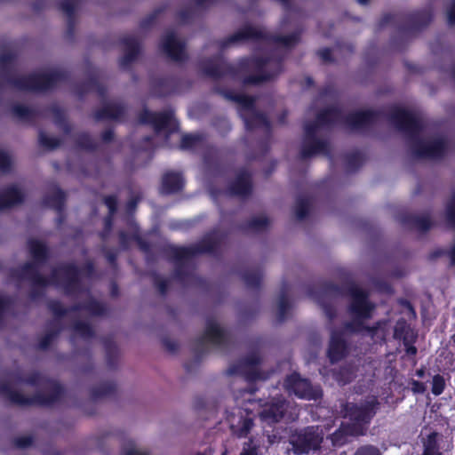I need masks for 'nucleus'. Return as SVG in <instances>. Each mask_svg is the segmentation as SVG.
I'll use <instances>...</instances> for the list:
<instances>
[{
    "label": "nucleus",
    "instance_id": "obj_1",
    "mask_svg": "<svg viewBox=\"0 0 455 455\" xmlns=\"http://www.w3.org/2000/svg\"><path fill=\"white\" fill-rule=\"evenodd\" d=\"M377 399L374 396L369 397L360 405L347 404L346 406L345 421L340 428L331 435L333 445H342L347 442L348 436H358L363 435L367 426L376 412Z\"/></svg>",
    "mask_w": 455,
    "mask_h": 455
},
{
    "label": "nucleus",
    "instance_id": "obj_2",
    "mask_svg": "<svg viewBox=\"0 0 455 455\" xmlns=\"http://www.w3.org/2000/svg\"><path fill=\"white\" fill-rule=\"evenodd\" d=\"M351 296L350 315L353 317V324L348 325L347 329L358 331L362 330L363 322L371 316L373 307L361 289L354 288Z\"/></svg>",
    "mask_w": 455,
    "mask_h": 455
},
{
    "label": "nucleus",
    "instance_id": "obj_3",
    "mask_svg": "<svg viewBox=\"0 0 455 455\" xmlns=\"http://www.w3.org/2000/svg\"><path fill=\"white\" fill-rule=\"evenodd\" d=\"M323 442V433L318 427H310L291 437V443L297 453H309L318 450Z\"/></svg>",
    "mask_w": 455,
    "mask_h": 455
},
{
    "label": "nucleus",
    "instance_id": "obj_4",
    "mask_svg": "<svg viewBox=\"0 0 455 455\" xmlns=\"http://www.w3.org/2000/svg\"><path fill=\"white\" fill-rule=\"evenodd\" d=\"M284 387L289 392H292L298 397L304 399H316L322 395L318 387H311L306 379H301L296 373L287 378Z\"/></svg>",
    "mask_w": 455,
    "mask_h": 455
},
{
    "label": "nucleus",
    "instance_id": "obj_5",
    "mask_svg": "<svg viewBox=\"0 0 455 455\" xmlns=\"http://www.w3.org/2000/svg\"><path fill=\"white\" fill-rule=\"evenodd\" d=\"M142 122L154 125L156 131L160 132L165 128H174L176 121L169 113H151L146 111L142 116Z\"/></svg>",
    "mask_w": 455,
    "mask_h": 455
},
{
    "label": "nucleus",
    "instance_id": "obj_6",
    "mask_svg": "<svg viewBox=\"0 0 455 455\" xmlns=\"http://www.w3.org/2000/svg\"><path fill=\"white\" fill-rule=\"evenodd\" d=\"M161 46L163 51L172 59L180 60L183 58V46L174 34L165 35L162 40Z\"/></svg>",
    "mask_w": 455,
    "mask_h": 455
},
{
    "label": "nucleus",
    "instance_id": "obj_7",
    "mask_svg": "<svg viewBox=\"0 0 455 455\" xmlns=\"http://www.w3.org/2000/svg\"><path fill=\"white\" fill-rule=\"evenodd\" d=\"M443 142L440 140L422 142L417 149V154L424 157L435 158L443 153Z\"/></svg>",
    "mask_w": 455,
    "mask_h": 455
},
{
    "label": "nucleus",
    "instance_id": "obj_8",
    "mask_svg": "<svg viewBox=\"0 0 455 455\" xmlns=\"http://www.w3.org/2000/svg\"><path fill=\"white\" fill-rule=\"evenodd\" d=\"M283 407L284 404L280 402L267 404L259 412L260 419L268 424L277 422L283 415Z\"/></svg>",
    "mask_w": 455,
    "mask_h": 455
},
{
    "label": "nucleus",
    "instance_id": "obj_9",
    "mask_svg": "<svg viewBox=\"0 0 455 455\" xmlns=\"http://www.w3.org/2000/svg\"><path fill=\"white\" fill-rule=\"evenodd\" d=\"M229 420L231 429L237 437L245 436L249 433L252 425L251 419H243L242 415L238 418L234 415Z\"/></svg>",
    "mask_w": 455,
    "mask_h": 455
},
{
    "label": "nucleus",
    "instance_id": "obj_10",
    "mask_svg": "<svg viewBox=\"0 0 455 455\" xmlns=\"http://www.w3.org/2000/svg\"><path fill=\"white\" fill-rule=\"evenodd\" d=\"M345 352L343 339L335 333L331 334L328 356L331 362L339 360Z\"/></svg>",
    "mask_w": 455,
    "mask_h": 455
},
{
    "label": "nucleus",
    "instance_id": "obj_11",
    "mask_svg": "<svg viewBox=\"0 0 455 455\" xmlns=\"http://www.w3.org/2000/svg\"><path fill=\"white\" fill-rule=\"evenodd\" d=\"M183 186V179L178 173H168L163 179L162 191L166 194L180 190Z\"/></svg>",
    "mask_w": 455,
    "mask_h": 455
},
{
    "label": "nucleus",
    "instance_id": "obj_12",
    "mask_svg": "<svg viewBox=\"0 0 455 455\" xmlns=\"http://www.w3.org/2000/svg\"><path fill=\"white\" fill-rule=\"evenodd\" d=\"M21 200V193L16 188H11L0 196V209L12 206Z\"/></svg>",
    "mask_w": 455,
    "mask_h": 455
},
{
    "label": "nucleus",
    "instance_id": "obj_13",
    "mask_svg": "<svg viewBox=\"0 0 455 455\" xmlns=\"http://www.w3.org/2000/svg\"><path fill=\"white\" fill-rule=\"evenodd\" d=\"M395 120L402 129H411L416 124V119L413 114L404 109H398L396 111Z\"/></svg>",
    "mask_w": 455,
    "mask_h": 455
},
{
    "label": "nucleus",
    "instance_id": "obj_14",
    "mask_svg": "<svg viewBox=\"0 0 455 455\" xmlns=\"http://www.w3.org/2000/svg\"><path fill=\"white\" fill-rule=\"evenodd\" d=\"M223 333L216 323H211L207 326L204 339L207 342L220 344L222 340Z\"/></svg>",
    "mask_w": 455,
    "mask_h": 455
},
{
    "label": "nucleus",
    "instance_id": "obj_15",
    "mask_svg": "<svg viewBox=\"0 0 455 455\" xmlns=\"http://www.w3.org/2000/svg\"><path fill=\"white\" fill-rule=\"evenodd\" d=\"M235 100L240 105L241 109L240 115L244 118L246 126L250 127L251 124L247 120L244 111L252 112L253 100L245 95H238L235 97Z\"/></svg>",
    "mask_w": 455,
    "mask_h": 455
},
{
    "label": "nucleus",
    "instance_id": "obj_16",
    "mask_svg": "<svg viewBox=\"0 0 455 455\" xmlns=\"http://www.w3.org/2000/svg\"><path fill=\"white\" fill-rule=\"evenodd\" d=\"M31 84L27 87L30 90H44L50 86V77L46 75H39L30 78Z\"/></svg>",
    "mask_w": 455,
    "mask_h": 455
},
{
    "label": "nucleus",
    "instance_id": "obj_17",
    "mask_svg": "<svg viewBox=\"0 0 455 455\" xmlns=\"http://www.w3.org/2000/svg\"><path fill=\"white\" fill-rule=\"evenodd\" d=\"M259 36V32L251 27H247L242 31L237 32L235 35H234L231 38V42H237L241 39H249V38H254L258 37Z\"/></svg>",
    "mask_w": 455,
    "mask_h": 455
},
{
    "label": "nucleus",
    "instance_id": "obj_18",
    "mask_svg": "<svg viewBox=\"0 0 455 455\" xmlns=\"http://www.w3.org/2000/svg\"><path fill=\"white\" fill-rule=\"evenodd\" d=\"M422 455H442L438 450L435 435H429L427 440L425 442Z\"/></svg>",
    "mask_w": 455,
    "mask_h": 455
},
{
    "label": "nucleus",
    "instance_id": "obj_19",
    "mask_svg": "<svg viewBox=\"0 0 455 455\" xmlns=\"http://www.w3.org/2000/svg\"><path fill=\"white\" fill-rule=\"evenodd\" d=\"M29 250H30L31 254L36 259H41L42 258H44V256L45 254V247L39 241H36V240L30 241L29 242Z\"/></svg>",
    "mask_w": 455,
    "mask_h": 455
},
{
    "label": "nucleus",
    "instance_id": "obj_20",
    "mask_svg": "<svg viewBox=\"0 0 455 455\" xmlns=\"http://www.w3.org/2000/svg\"><path fill=\"white\" fill-rule=\"evenodd\" d=\"M371 114L369 112H359L354 114L350 117V123L353 126L357 127L371 120Z\"/></svg>",
    "mask_w": 455,
    "mask_h": 455
},
{
    "label": "nucleus",
    "instance_id": "obj_21",
    "mask_svg": "<svg viewBox=\"0 0 455 455\" xmlns=\"http://www.w3.org/2000/svg\"><path fill=\"white\" fill-rule=\"evenodd\" d=\"M444 379L440 375H435L432 381V392L434 395H441L444 389Z\"/></svg>",
    "mask_w": 455,
    "mask_h": 455
},
{
    "label": "nucleus",
    "instance_id": "obj_22",
    "mask_svg": "<svg viewBox=\"0 0 455 455\" xmlns=\"http://www.w3.org/2000/svg\"><path fill=\"white\" fill-rule=\"evenodd\" d=\"M200 140L199 136L194 134L184 135L181 138L180 147L184 149L194 147L196 142Z\"/></svg>",
    "mask_w": 455,
    "mask_h": 455
},
{
    "label": "nucleus",
    "instance_id": "obj_23",
    "mask_svg": "<svg viewBox=\"0 0 455 455\" xmlns=\"http://www.w3.org/2000/svg\"><path fill=\"white\" fill-rule=\"evenodd\" d=\"M447 217H448L449 221L453 223L455 226V196L452 198L451 204L448 207ZM451 259H452V261L455 263V245L453 246V248L451 250Z\"/></svg>",
    "mask_w": 455,
    "mask_h": 455
},
{
    "label": "nucleus",
    "instance_id": "obj_24",
    "mask_svg": "<svg viewBox=\"0 0 455 455\" xmlns=\"http://www.w3.org/2000/svg\"><path fill=\"white\" fill-rule=\"evenodd\" d=\"M355 455H380L378 448L374 446H363L360 448Z\"/></svg>",
    "mask_w": 455,
    "mask_h": 455
},
{
    "label": "nucleus",
    "instance_id": "obj_25",
    "mask_svg": "<svg viewBox=\"0 0 455 455\" xmlns=\"http://www.w3.org/2000/svg\"><path fill=\"white\" fill-rule=\"evenodd\" d=\"M10 164V157L7 153L0 152V169L5 171Z\"/></svg>",
    "mask_w": 455,
    "mask_h": 455
},
{
    "label": "nucleus",
    "instance_id": "obj_26",
    "mask_svg": "<svg viewBox=\"0 0 455 455\" xmlns=\"http://www.w3.org/2000/svg\"><path fill=\"white\" fill-rule=\"evenodd\" d=\"M249 189V185H248V182L246 180H241V188H235L234 190V193L237 194V195H243L245 194Z\"/></svg>",
    "mask_w": 455,
    "mask_h": 455
},
{
    "label": "nucleus",
    "instance_id": "obj_27",
    "mask_svg": "<svg viewBox=\"0 0 455 455\" xmlns=\"http://www.w3.org/2000/svg\"><path fill=\"white\" fill-rule=\"evenodd\" d=\"M105 204L108 207L110 213H113L116 210V199L112 196L107 197L105 199Z\"/></svg>",
    "mask_w": 455,
    "mask_h": 455
},
{
    "label": "nucleus",
    "instance_id": "obj_28",
    "mask_svg": "<svg viewBox=\"0 0 455 455\" xmlns=\"http://www.w3.org/2000/svg\"><path fill=\"white\" fill-rule=\"evenodd\" d=\"M448 20L450 23H455V1L452 2L448 10Z\"/></svg>",
    "mask_w": 455,
    "mask_h": 455
},
{
    "label": "nucleus",
    "instance_id": "obj_29",
    "mask_svg": "<svg viewBox=\"0 0 455 455\" xmlns=\"http://www.w3.org/2000/svg\"><path fill=\"white\" fill-rule=\"evenodd\" d=\"M41 142L46 146V147H49V148H54L58 145V142L55 141V140L53 139H48V138H45L44 136L41 137Z\"/></svg>",
    "mask_w": 455,
    "mask_h": 455
},
{
    "label": "nucleus",
    "instance_id": "obj_30",
    "mask_svg": "<svg viewBox=\"0 0 455 455\" xmlns=\"http://www.w3.org/2000/svg\"><path fill=\"white\" fill-rule=\"evenodd\" d=\"M268 66H269L268 64L266 66H262L261 63H259V61H256V60H252L250 63H248V67L254 68L259 71H263L266 68H268Z\"/></svg>",
    "mask_w": 455,
    "mask_h": 455
},
{
    "label": "nucleus",
    "instance_id": "obj_31",
    "mask_svg": "<svg viewBox=\"0 0 455 455\" xmlns=\"http://www.w3.org/2000/svg\"><path fill=\"white\" fill-rule=\"evenodd\" d=\"M125 455H147V453L137 447H132L126 451Z\"/></svg>",
    "mask_w": 455,
    "mask_h": 455
},
{
    "label": "nucleus",
    "instance_id": "obj_32",
    "mask_svg": "<svg viewBox=\"0 0 455 455\" xmlns=\"http://www.w3.org/2000/svg\"><path fill=\"white\" fill-rule=\"evenodd\" d=\"M297 41V36H288V37H285V38H283L282 39V43L286 45V46H290L292 44H294L295 42Z\"/></svg>",
    "mask_w": 455,
    "mask_h": 455
},
{
    "label": "nucleus",
    "instance_id": "obj_33",
    "mask_svg": "<svg viewBox=\"0 0 455 455\" xmlns=\"http://www.w3.org/2000/svg\"><path fill=\"white\" fill-rule=\"evenodd\" d=\"M424 386L422 383L414 381L412 384V390L416 393H421L424 391Z\"/></svg>",
    "mask_w": 455,
    "mask_h": 455
},
{
    "label": "nucleus",
    "instance_id": "obj_34",
    "mask_svg": "<svg viewBox=\"0 0 455 455\" xmlns=\"http://www.w3.org/2000/svg\"><path fill=\"white\" fill-rule=\"evenodd\" d=\"M272 77H273V76H271V75H264L259 77L252 78L250 80V82L256 83V82L265 81V80L270 79Z\"/></svg>",
    "mask_w": 455,
    "mask_h": 455
},
{
    "label": "nucleus",
    "instance_id": "obj_35",
    "mask_svg": "<svg viewBox=\"0 0 455 455\" xmlns=\"http://www.w3.org/2000/svg\"><path fill=\"white\" fill-rule=\"evenodd\" d=\"M111 107H108V111L103 115V116H107V117H111V118H116L117 116L115 115L112 111H111Z\"/></svg>",
    "mask_w": 455,
    "mask_h": 455
},
{
    "label": "nucleus",
    "instance_id": "obj_36",
    "mask_svg": "<svg viewBox=\"0 0 455 455\" xmlns=\"http://www.w3.org/2000/svg\"><path fill=\"white\" fill-rule=\"evenodd\" d=\"M329 54L330 52L327 49L321 52V56L323 60H328Z\"/></svg>",
    "mask_w": 455,
    "mask_h": 455
},
{
    "label": "nucleus",
    "instance_id": "obj_37",
    "mask_svg": "<svg viewBox=\"0 0 455 455\" xmlns=\"http://www.w3.org/2000/svg\"><path fill=\"white\" fill-rule=\"evenodd\" d=\"M416 352H417V349L414 347H409L407 349V353L411 354V355H415Z\"/></svg>",
    "mask_w": 455,
    "mask_h": 455
},
{
    "label": "nucleus",
    "instance_id": "obj_38",
    "mask_svg": "<svg viewBox=\"0 0 455 455\" xmlns=\"http://www.w3.org/2000/svg\"><path fill=\"white\" fill-rule=\"evenodd\" d=\"M297 215L299 218H303L305 216V212L303 211H298Z\"/></svg>",
    "mask_w": 455,
    "mask_h": 455
},
{
    "label": "nucleus",
    "instance_id": "obj_39",
    "mask_svg": "<svg viewBox=\"0 0 455 455\" xmlns=\"http://www.w3.org/2000/svg\"><path fill=\"white\" fill-rule=\"evenodd\" d=\"M196 455H212V450H209L208 451H206L205 453H197Z\"/></svg>",
    "mask_w": 455,
    "mask_h": 455
},
{
    "label": "nucleus",
    "instance_id": "obj_40",
    "mask_svg": "<svg viewBox=\"0 0 455 455\" xmlns=\"http://www.w3.org/2000/svg\"><path fill=\"white\" fill-rule=\"evenodd\" d=\"M247 378L252 379H259L260 377L258 375H254V376H248Z\"/></svg>",
    "mask_w": 455,
    "mask_h": 455
},
{
    "label": "nucleus",
    "instance_id": "obj_41",
    "mask_svg": "<svg viewBox=\"0 0 455 455\" xmlns=\"http://www.w3.org/2000/svg\"><path fill=\"white\" fill-rule=\"evenodd\" d=\"M358 2L362 4H364L367 3V0H358Z\"/></svg>",
    "mask_w": 455,
    "mask_h": 455
},
{
    "label": "nucleus",
    "instance_id": "obj_42",
    "mask_svg": "<svg viewBox=\"0 0 455 455\" xmlns=\"http://www.w3.org/2000/svg\"><path fill=\"white\" fill-rule=\"evenodd\" d=\"M338 381L341 384H345L347 382V380H343V379H338Z\"/></svg>",
    "mask_w": 455,
    "mask_h": 455
},
{
    "label": "nucleus",
    "instance_id": "obj_43",
    "mask_svg": "<svg viewBox=\"0 0 455 455\" xmlns=\"http://www.w3.org/2000/svg\"><path fill=\"white\" fill-rule=\"evenodd\" d=\"M323 121H324V120H323V117H322V116H321V117H319V123H320V124L323 123Z\"/></svg>",
    "mask_w": 455,
    "mask_h": 455
},
{
    "label": "nucleus",
    "instance_id": "obj_44",
    "mask_svg": "<svg viewBox=\"0 0 455 455\" xmlns=\"http://www.w3.org/2000/svg\"><path fill=\"white\" fill-rule=\"evenodd\" d=\"M227 454H228V451H227V450H225V451L222 452V454H221V455H227Z\"/></svg>",
    "mask_w": 455,
    "mask_h": 455
},
{
    "label": "nucleus",
    "instance_id": "obj_45",
    "mask_svg": "<svg viewBox=\"0 0 455 455\" xmlns=\"http://www.w3.org/2000/svg\"><path fill=\"white\" fill-rule=\"evenodd\" d=\"M199 2L203 3L204 0H198Z\"/></svg>",
    "mask_w": 455,
    "mask_h": 455
}]
</instances>
